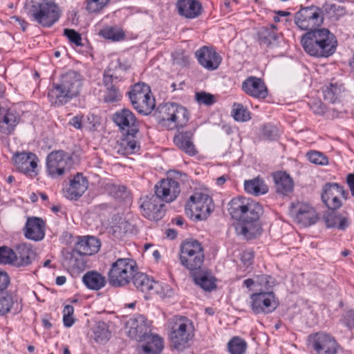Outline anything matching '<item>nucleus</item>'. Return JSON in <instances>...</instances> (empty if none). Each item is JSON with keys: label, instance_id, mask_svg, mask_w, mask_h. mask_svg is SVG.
Masks as SVG:
<instances>
[{"label": "nucleus", "instance_id": "nucleus-1", "mask_svg": "<svg viewBox=\"0 0 354 354\" xmlns=\"http://www.w3.org/2000/svg\"><path fill=\"white\" fill-rule=\"evenodd\" d=\"M228 212L233 218L239 221L236 230L246 239H253L261 234L259 218L263 209L259 203L250 198L238 196L230 202Z\"/></svg>", "mask_w": 354, "mask_h": 354}, {"label": "nucleus", "instance_id": "nucleus-2", "mask_svg": "<svg viewBox=\"0 0 354 354\" xmlns=\"http://www.w3.org/2000/svg\"><path fill=\"white\" fill-rule=\"evenodd\" d=\"M83 81L82 75L77 71L69 70L62 73L48 90L49 102L55 107L68 103L80 95Z\"/></svg>", "mask_w": 354, "mask_h": 354}, {"label": "nucleus", "instance_id": "nucleus-3", "mask_svg": "<svg viewBox=\"0 0 354 354\" xmlns=\"http://www.w3.org/2000/svg\"><path fill=\"white\" fill-rule=\"evenodd\" d=\"M301 43L305 52L315 57H330L337 46L335 36L326 28L308 31L302 36Z\"/></svg>", "mask_w": 354, "mask_h": 354}, {"label": "nucleus", "instance_id": "nucleus-4", "mask_svg": "<svg viewBox=\"0 0 354 354\" xmlns=\"http://www.w3.org/2000/svg\"><path fill=\"white\" fill-rule=\"evenodd\" d=\"M158 122L168 130L183 129L189 121L187 109L177 103L169 102L158 106Z\"/></svg>", "mask_w": 354, "mask_h": 354}, {"label": "nucleus", "instance_id": "nucleus-5", "mask_svg": "<svg viewBox=\"0 0 354 354\" xmlns=\"http://www.w3.org/2000/svg\"><path fill=\"white\" fill-rule=\"evenodd\" d=\"M169 324L171 346L178 351L185 350L188 347V342L193 336L192 321L186 317L174 316Z\"/></svg>", "mask_w": 354, "mask_h": 354}, {"label": "nucleus", "instance_id": "nucleus-6", "mask_svg": "<svg viewBox=\"0 0 354 354\" xmlns=\"http://www.w3.org/2000/svg\"><path fill=\"white\" fill-rule=\"evenodd\" d=\"M180 263L191 272L200 270L205 259L203 247L200 241L187 239L180 244Z\"/></svg>", "mask_w": 354, "mask_h": 354}, {"label": "nucleus", "instance_id": "nucleus-7", "mask_svg": "<svg viewBox=\"0 0 354 354\" xmlns=\"http://www.w3.org/2000/svg\"><path fill=\"white\" fill-rule=\"evenodd\" d=\"M137 263L129 258H120L113 262L108 272V282L112 287L127 285L137 271Z\"/></svg>", "mask_w": 354, "mask_h": 354}, {"label": "nucleus", "instance_id": "nucleus-8", "mask_svg": "<svg viewBox=\"0 0 354 354\" xmlns=\"http://www.w3.org/2000/svg\"><path fill=\"white\" fill-rule=\"evenodd\" d=\"M127 94L133 107L140 113L149 115L156 106L150 87L144 82L135 84Z\"/></svg>", "mask_w": 354, "mask_h": 354}, {"label": "nucleus", "instance_id": "nucleus-9", "mask_svg": "<svg viewBox=\"0 0 354 354\" xmlns=\"http://www.w3.org/2000/svg\"><path fill=\"white\" fill-rule=\"evenodd\" d=\"M31 21L43 27L50 28L60 17V10L56 3L52 1H43L34 3L29 10Z\"/></svg>", "mask_w": 354, "mask_h": 354}, {"label": "nucleus", "instance_id": "nucleus-10", "mask_svg": "<svg viewBox=\"0 0 354 354\" xmlns=\"http://www.w3.org/2000/svg\"><path fill=\"white\" fill-rule=\"evenodd\" d=\"M212 199L203 193H195L191 196L185 205V213L192 219L205 220L213 210Z\"/></svg>", "mask_w": 354, "mask_h": 354}, {"label": "nucleus", "instance_id": "nucleus-11", "mask_svg": "<svg viewBox=\"0 0 354 354\" xmlns=\"http://www.w3.org/2000/svg\"><path fill=\"white\" fill-rule=\"evenodd\" d=\"M73 165L71 155L63 150L53 151L46 158V173L57 178L69 171Z\"/></svg>", "mask_w": 354, "mask_h": 354}, {"label": "nucleus", "instance_id": "nucleus-12", "mask_svg": "<svg viewBox=\"0 0 354 354\" xmlns=\"http://www.w3.org/2000/svg\"><path fill=\"white\" fill-rule=\"evenodd\" d=\"M324 21L322 10L314 6L301 8L295 15V23L304 30H318Z\"/></svg>", "mask_w": 354, "mask_h": 354}, {"label": "nucleus", "instance_id": "nucleus-13", "mask_svg": "<svg viewBox=\"0 0 354 354\" xmlns=\"http://www.w3.org/2000/svg\"><path fill=\"white\" fill-rule=\"evenodd\" d=\"M250 299L251 309L256 315L270 314L279 306V300L271 290L253 293L250 296Z\"/></svg>", "mask_w": 354, "mask_h": 354}, {"label": "nucleus", "instance_id": "nucleus-14", "mask_svg": "<svg viewBox=\"0 0 354 354\" xmlns=\"http://www.w3.org/2000/svg\"><path fill=\"white\" fill-rule=\"evenodd\" d=\"M348 193L335 183H326L322 190V201L330 210H337L342 206V198L346 200Z\"/></svg>", "mask_w": 354, "mask_h": 354}, {"label": "nucleus", "instance_id": "nucleus-15", "mask_svg": "<svg viewBox=\"0 0 354 354\" xmlns=\"http://www.w3.org/2000/svg\"><path fill=\"white\" fill-rule=\"evenodd\" d=\"M312 354H337L339 345L330 335L317 333L309 336Z\"/></svg>", "mask_w": 354, "mask_h": 354}, {"label": "nucleus", "instance_id": "nucleus-16", "mask_svg": "<svg viewBox=\"0 0 354 354\" xmlns=\"http://www.w3.org/2000/svg\"><path fill=\"white\" fill-rule=\"evenodd\" d=\"M113 121L123 134L136 135L138 133V120L135 114L127 108L120 109L114 113Z\"/></svg>", "mask_w": 354, "mask_h": 354}, {"label": "nucleus", "instance_id": "nucleus-17", "mask_svg": "<svg viewBox=\"0 0 354 354\" xmlns=\"http://www.w3.org/2000/svg\"><path fill=\"white\" fill-rule=\"evenodd\" d=\"M122 77L117 75L111 68H106L103 74V85L106 88L103 100L106 103L117 102L122 97L121 93L116 84L122 81Z\"/></svg>", "mask_w": 354, "mask_h": 354}, {"label": "nucleus", "instance_id": "nucleus-18", "mask_svg": "<svg viewBox=\"0 0 354 354\" xmlns=\"http://www.w3.org/2000/svg\"><path fill=\"white\" fill-rule=\"evenodd\" d=\"M127 335L138 342L145 341L151 334L150 325L142 315H136L127 323Z\"/></svg>", "mask_w": 354, "mask_h": 354}, {"label": "nucleus", "instance_id": "nucleus-19", "mask_svg": "<svg viewBox=\"0 0 354 354\" xmlns=\"http://www.w3.org/2000/svg\"><path fill=\"white\" fill-rule=\"evenodd\" d=\"M290 214L298 223L304 226L313 225L318 219L316 211L312 206L300 202L291 203Z\"/></svg>", "mask_w": 354, "mask_h": 354}, {"label": "nucleus", "instance_id": "nucleus-20", "mask_svg": "<svg viewBox=\"0 0 354 354\" xmlns=\"http://www.w3.org/2000/svg\"><path fill=\"white\" fill-rule=\"evenodd\" d=\"M155 195L162 202L171 203L180 192V184L172 178L162 179L155 185Z\"/></svg>", "mask_w": 354, "mask_h": 354}, {"label": "nucleus", "instance_id": "nucleus-21", "mask_svg": "<svg viewBox=\"0 0 354 354\" xmlns=\"http://www.w3.org/2000/svg\"><path fill=\"white\" fill-rule=\"evenodd\" d=\"M140 208L143 216L149 220L159 221L165 215V205L156 195L145 196Z\"/></svg>", "mask_w": 354, "mask_h": 354}, {"label": "nucleus", "instance_id": "nucleus-22", "mask_svg": "<svg viewBox=\"0 0 354 354\" xmlns=\"http://www.w3.org/2000/svg\"><path fill=\"white\" fill-rule=\"evenodd\" d=\"M198 63L208 71L217 69L221 63L222 57L212 47L203 46L195 52Z\"/></svg>", "mask_w": 354, "mask_h": 354}, {"label": "nucleus", "instance_id": "nucleus-23", "mask_svg": "<svg viewBox=\"0 0 354 354\" xmlns=\"http://www.w3.org/2000/svg\"><path fill=\"white\" fill-rule=\"evenodd\" d=\"M88 182L82 174L77 173L64 189V196L69 200L77 201L88 189Z\"/></svg>", "mask_w": 354, "mask_h": 354}, {"label": "nucleus", "instance_id": "nucleus-24", "mask_svg": "<svg viewBox=\"0 0 354 354\" xmlns=\"http://www.w3.org/2000/svg\"><path fill=\"white\" fill-rule=\"evenodd\" d=\"M12 266L25 267L30 265L36 257V252L28 243H20L14 250Z\"/></svg>", "mask_w": 354, "mask_h": 354}, {"label": "nucleus", "instance_id": "nucleus-25", "mask_svg": "<svg viewBox=\"0 0 354 354\" xmlns=\"http://www.w3.org/2000/svg\"><path fill=\"white\" fill-rule=\"evenodd\" d=\"M45 221L39 217H28L24 227L26 239L35 241H41L45 236Z\"/></svg>", "mask_w": 354, "mask_h": 354}, {"label": "nucleus", "instance_id": "nucleus-26", "mask_svg": "<svg viewBox=\"0 0 354 354\" xmlns=\"http://www.w3.org/2000/svg\"><path fill=\"white\" fill-rule=\"evenodd\" d=\"M12 160L18 170L26 174H30L35 171L38 158L33 153L21 152L15 153Z\"/></svg>", "mask_w": 354, "mask_h": 354}, {"label": "nucleus", "instance_id": "nucleus-27", "mask_svg": "<svg viewBox=\"0 0 354 354\" xmlns=\"http://www.w3.org/2000/svg\"><path fill=\"white\" fill-rule=\"evenodd\" d=\"M100 248V241L95 236H79L71 255L74 257L75 254H79L80 255L90 256L97 253Z\"/></svg>", "mask_w": 354, "mask_h": 354}, {"label": "nucleus", "instance_id": "nucleus-28", "mask_svg": "<svg viewBox=\"0 0 354 354\" xmlns=\"http://www.w3.org/2000/svg\"><path fill=\"white\" fill-rule=\"evenodd\" d=\"M176 6L178 13L189 19L198 17L203 10L199 0H178Z\"/></svg>", "mask_w": 354, "mask_h": 354}, {"label": "nucleus", "instance_id": "nucleus-29", "mask_svg": "<svg viewBox=\"0 0 354 354\" xmlns=\"http://www.w3.org/2000/svg\"><path fill=\"white\" fill-rule=\"evenodd\" d=\"M243 90L255 98L265 99L268 96V89L263 81L259 77L251 76L242 84Z\"/></svg>", "mask_w": 354, "mask_h": 354}, {"label": "nucleus", "instance_id": "nucleus-30", "mask_svg": "<svg viewBox=\"0 0 354 354\" xmlns=\"http://www.w3.org/2000/svg\"><path fill=\"white\" fill-rule=\"evenodd\" d=\"M21 120L15 111L6 110L0 112V133L5 136L13 134Z\"/></svg>", "mask_w": 354, "mask_h": 354}, {"label": "nucleus", "instance_id": "nucleus-31", "mask_svg": "<svg viewBox=\"0 0 354 354\" xmlns=\"http://www.w3.org/2000/svg\"><path fill=\"white\" fill-rule=\"evenodd\" d=\"M194 131L188 130L178 132L174 137V142L180 150L190 156H194L198 151L193 142Z\"/></svg>", "mask_w": 354, "mask_h": 354}, {"label": "nucleus", "instance_id": "nucleus-32", "mask_svg": "<svg viewBox=\"0 0 354 354\" xmlns=\"http://www.w3.org/2000/svg\"><path fill=\"white\" fill-rule=\"evenodd\" d=\"M344 91V84L335 80H331L322 88L324 100L332 104L340 102Z\"/></svg>", "mask_w": 354, "mask_h": 354}, {"label": "nucleus", "instance_id": "nucleus-33", "mask_svg": "<svg viewBox=\"0 0 354 354\" xmlns=\"http://www.w3.org/2000/svg\"><path fill=\"white\" fill-rule=\"evenodd\" d=\"M133 283L136 289L143 293H151L158 292V282L154 281L147 274L142 272H136L133 279Z\"/></svg>", "mask_w": 354, "mask_h": 354}, {"label": "nucleus", "instance_id": "nucleus-34", "mask_svg": "<svg viewBox=\"0 0 354 354\" xmlns=\"http://www.w3.org/2000/svg\"><path fill=\"white\" fill-rule=\"evenodd\" d=\"M276 192L287 196L293 190L294 183L292 178L286 172L278 171L273 176Z\"/></svg>", "mask_w": 354, "mask_h": 354}, {"label": "nucleus", "instance_id": "nucleus-35", "mask_svg": "<svg viewBox=\"0 0 354 354\" xmlns=\"http://www.w3.org/2000/svg\"><path fill=\"white\" fill-rule=\"evenodd\" d=\"M82 281L86 287L90 290H99L106 284L104 276L97 271H88L82 277Z\"/></svg>", "mask_w": 354, "mask_h": 354}, {"label": "nucleus", "instance_id": "nucleus-36", "mask_svg": "<svg viewBox=\"0 0 354 354\" xmlns=\"http://www.w3.org/2000/svg\"><path fill=\"white\" fill-rule=\"evenodd\" d=\"M117 144L118 152L122 155L132 154L140 149V145L136 140V135L124 134Z\"/></svg>", "mask_w": 354, "mask_h": 354}, {"label": "nucleus", "instance_id": "nucleus-37", "mask_svg": "<svg viewBox=\"0 0 354 354\" xmlns=\"http://www.w3.org/2000/svg\"><path fill=\"white\" fill-rule=\"evenodd\" d=\"M144 342L145 344L141 346L143 354H160L164 348L162 339L151 333Z\"/></svg>", "mask_w": 354, "mask_h": 354}, {"label": "nucleus", "instance_id": "nucleus-38", "mask_svg": "<svg viewBox=\"0 0 354 354\" xmlns=\"http://www.w3.org/2000/svg\"><path fill=\"white\" fill-rule=\"evenodd\" d=\"M278 39L279 34L274 25H272L271 28H265L259 32V41L261 46L269 48L277 46Z\"/></svg>", "mask_w": 354, "mask_h": 354}, {"label": "nucleus", "instance_id": "nucleus-39", "mask_svg": "<svg viewBox=\"0 0 354 354\" xmlns=\"http://www.w3.org/2000/svg\"><path fill=\"white\" fill-rule=\"evenodd\" d=\"M192 275L194 283L206 291H212L216 286L215 279L211 275L201 272V269L192 272Z\"/></svg>", "mask_w": 354, "mask_h": 354}, {"label": "nucleus", "instance_id": "nucleus-40", "mask_svg": "<svg viewBox=\"0 0 354 354\" xmlns=\"http://www.w3.org/2000/svg\"><path fill=\"white\" fill-rule=\"evenodd\" d=\"M244 188L246 192L254 196H259L268 192V187L265 185L263 180L259 178L252 180H245Z\"/></svg>", "mask_w": 354, "mask_h": 354}, {"label": "nucleus", "instance_id": "nucleus-41", "mask_svg": "<svg viewBox=\"0 0 354 354\" xmlns=\"http://www.w3.org/2000/svg\"><path fill=\"white\" fill-rule=\"evenodd\" d=\"M106 191L110 196L119 201L125 200L129 195L126 187L120 185L108 184Z\"/></svg>", "mask_w": 354, "mask_h": 354}, {"label": "nucleus", "instance_id": "nucleus-42", "mask_svg": "<svg viewBox=\"0 0 354 354\" xmlns=\"http://www.w3.org/2000/svg\"><path fill=\"white\" fill-rule=\"evenodd\" d=\"M100 35L106 39L118 41L124 37V33L120 29L114 27H105L100 31Z\"/></svg>", "mask_w": 354, "mask_h": 354}, {"label": "nucleus", "instance_id": "nucleus-43", "mask_svg": "<svg viewBox=\"0 0 354 354\" xmlns=\"http://www.w3.org/2000/svg\"><path fill=\"white\" fill-rule=\"evenodd\" d=\"M246 347V342L239 337H233L227 344L228 351L231 354H244Z\"/></svg>", "mask_w": 354, "mask_h": 354}, {"label": "nucleus", "instance_id": "nucleus-44", "mask_svg": "<svg viewBox=\"0 0 354 354\" xmlns=\"http://www.w3.org/2000/svg\"><path fill=\"white\" fill-rule=\"evenodd\" d=\"M324 8L328 17L334 20L338 19L339 17L345 14V8L336 3H326Z\"/></svg>", "mask_w": 354, "mask_h": 354}, {"label": "nucleus", "instance_id": "nucleus-45", "mask_svg": "<svg viewBox=\"0 0 354 354\" xmlns=\"http://www.w3.org/2000/svg\"><path fill=\"white\" fill-rule=\"evenodd\" d=\"M110 333L104 323L99 324L93 329V339L100 344H103L109 339Z\"/></svg>", "mask_w": 354, "mask_h": 354}, {"label": "nucleus", "instance_id": "nucleus-46", "mask_svg": "<svg viewBox=\"0 0 354 354\" xmlns=\"http://www.w3.org/2000/svg\"><path fill=\"white\" fill-rule=\"evenodd\" d=\"M233 107L232 113L235 120L245 122L250 119V112L243 104L234 103Z\"/></svg>", "mask_w": 354, "mask_h": 354}, {"label": "nucleus", "instance_id": "nucleus-47", "mask_svg": "<svg viewBox=\"0 0 354 354\" xmlns=\"http://www.w3.org/2000/svg\"><path fill=\"white\" fill-rule=\"evenodd\" d=\"M306 156L308 160L315 165H327L328 159L323 153L317 151H310L307 153Z\"/></svg>", "mask_w": 354, "mask_h": 354}, {"label": "nucleus", "instance_id": "nucleus-48", "mask_svg": "<svg viewBox=\"0 0 354 354\" xmlns=\"http://www.w3.org/2000/svg\"><path fill=\"white\" fill-rule=\"evenodd\" d=\"M195 100L199 104L211 106L216 102L214 95L205 91L196 92L195 93Z\"/></svg>", "mask_w": 354, "mask_h": 354}, {"label": "nucleus", "instance_id": "nucleus-49", "mask_svg": "<svg viewBox=\"0 0 354 354\" xmlns=\"http://www.w3.org/2000/svg\"><path fill=\"white\" fill-rule=\"evenodd\" d=\"M14 250L7 247H0V263L12 265L14 257Z\"/></svg>", "mask_w": 354, "mask_h": 354}, {"label": "nucleus", "instance_id": "nucleus-50", "mask_svg": "<svg viewBox=\"0 0 354 354\" xmlns=\"http://www.w3.org/2000/svg\"><path fill=\"white\" fill-rule=\"evenodd\" d=\"M110 0H88L86 10L89 12H96L102 10Z\"/></svg>", "mask_w": 354, "mask_h": 354}, {"label": "nucleus", "instance_id": "nucleus-51", "mask_svg": "<svg viewBox=\"0 0 354 354\" xmlns=\"http://www.w3.org/2000/svg\"><path fill=\"white\" fill-rule=\"evenodd\" d=\"M64 35L68 40L77 46H82V39L79 32L73 29H65L64 32Z\"/></svg>", "mask_w": 354, "mask_h": 354}, {"label": "nucleus", "instance_id": "nucleus-52", "mask_svg": "<svg viewBox=\"0 0 354 354\" xmlns=\"http://www.w3.org/2000/svg\"><path fill=\"white\" fill-rule=\"evenodd\" d=\"M13 304L12 296L9 295L0 296V315H4L10 311Z\"/></svg>", "mask_w": 354, "mask_h": 354}, {"label": "nucleus", "instance_id": "nucleus-53", "mask_svg": "<svg viewBox=\"0 0 354 354\" xmlns=\"http://www.w3.org/2000/svg\"><path fill=\"white\" fill-rule=\"evenodd\" d=\"M335 210H331L330 212L328 213L325 216V222L328 227H337L338 223L342 215L335 212Z\"/></svg>", "mask_w": 354, "mask_h": 354}, {"label": "nucleus", "instance_id": "nucleus-54", "mask_svg": "<svg viewBox=\"0 0 354 354\" xmlns=\"http://www.w3.org/2000/svg\"><path fill=\"white\" fill-rule=\"evenodd\" d=\"M257 283L260 286H263V288H265L267 290H269L271 288H272L274 286L275 280L270 275L262 274L260 276H257Z\"/></svg>", "mask_w": 354, "mask_h": 354}, {"label": "nucleus", "instance_id": "nucleus-55", "mask_svg": "<svg viewBox=\"0 0 354 354\" xmlns=\"http://www.w3.org/2000/svg\"><path fill=\"white\" fill-rule=\"evenodd\" d=\"M263 136L268 140H275L278 137L279 132L277 128L270 124H266L263 129Z\"/></svg>", "mask_w": 354, "mask_h": 354}, {"label": "nucleus", "instance_id": "nucleus-56", "mask_svg": "<svg viewBox=\"0 0 354 354\" xmlns=\"http://www.w3.org/2000/svg\"><path fill=\"white\" fill-rule=\"evenodd\" d=\"M342 323L349 329L354 328V310H349L346 311L342 315Z\"/></svg>", "mask_w": 354, "mask_h": 354}, {"label": "nucleus", "instance_id": "nucleus-57", "mask_svg": "<svg viewBox=\"0 0 354 354\" xmlns=\"http://www.w3.org/2000/svg\"><path fill=\"white\" fill-rule=\"evenodd\" d=\"M310 108L317 115H322L326 111V106L319 100L313 101L310 103Z\"/></svg>", "mask_w": 354, "mask_h": 354}, {"label": "nucleus", "instance_id": "nucleus-58", "mask_svg": "<svg viewBox=\"0 0 354 354\" xmlns=\"http://www.w3.org/2000/svg\"><path fill=\"white\" fill-rule=\"evenodd\" d=\"M241 261L245 266L252 264L254 259V254L252 251L247 250L243 252L241 255Z\"/></svg>", "mask_w": 354, "mask_h": 354}, {"label": "nucleus", "instance_id": "nucleus-59", "mask_svg": "<svg viewBox=\"0 0 354 354\" xmlns=\"http://www.w3.org/2000/svg\"><path fill=\"white\" fill-rule=\"evenodd\" d=\"M83 116L77 115L73 116L69 121V124L77 129H81L82 127Z\"/></svg>", "mask_w": 354, "mask_h": 354}, {"label": "nucleus", "instance_id": "nucleus-60", "mask_svg": "<svg viewBox=\"0 0 354 354\" xmlns=\"http://www.w3.org/2000/svg\"><path fill=\"white\" fill-rule=\"evenodd\" d=\"M10 283V278L8 274L0 270V290H5Z\"/></svg>", "mask_w": 354, "mask_h": 354}, {"label": "nucleus", "instance_id": "nucleus-61", "mask_svg": "<svg viewBox=\"0 0 354 354\" xmlns=\"http://www.w3.org/2000/svg\"><path fill=\"white\" fill-rule=\"evenodd\" d=\"M109 68H111L113 71H117V75H120L122 77V76L121 75V72L124 73L129 68L127 66L122 64L120 62V59H118L116 64L114 66V68H112L111 66Z\"/></svg>", "mask_w": 354, "mask_h": 354}, {"label": "nucleus", "instance_id": "nucleus-62", "mask_svg": "<svg viewBox=\"0 0 354 354\" xmlns=\"http://www.w3.org/2000/svg\"><path fill=\"white\" fill-rule=\"evenodd\" d=\"M174 63L180 66H186L188 64V58L183 55H174Z\"/></svg>", "mask_w": 354, "mask_h": 354}, {"label": "nucleus", "instance_id": "nucleus-63", "mask_svg": "<svg viewBox=\"0 0 354 354\" xmlns=\"http://www.w3.org/2000/svg\"><path fill=\"white\" fill-rule=\"evenodd\" d=\"M349 225V221L348 220L347 216H342L338 223L337 228L341 230H344Z\"/></svg>", "mask_w": 354, "mask_h": 354}, {"label": "nucleus", "instance_id": "nucleus-64", "mask_svg": "<svg viewBox=\"0 0 354 354\" xmlns=\"http://www.w3.org/2000/svg\"><path fill=\"white\" fill-rule=\"evenodd\" d=\"M346 183L351 190L352 196H354V174H349L347 175Z\"/></svg>", "mask_w": 354, "mask_h": 354}]
</instances>
